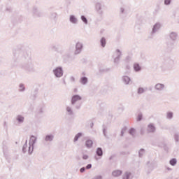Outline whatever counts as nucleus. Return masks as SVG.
I'll list each match as a JSON object with an SVG mask.
<instances>
[{"label":"nucleus","instance_id":"f257e3e1","mask_svg":"<svg viewBox=\"0 0 179 179\" xmlns=\"http://www.w3.org/2000/svg\"><path fill=\"white\" fill-rule=\"evenodd\" d=\"M54 73L57 78H61L62 76L63 73H62V69L61 68H57L54 71Z\"/></svg>","mask_w":179,"mask_h":179},{"label":"nucleus","instance_id":"f03ea898","mask_svg":"<svg viewBox=\"0 0 179 179\" xmlns=\"http://www.w3.org/2000/svg\"><path fill=\"white\" fill-rule=\"evenodd\" d=\"M79 100H82V98L80 96L78 95L73 96L71 99V103L72 104H75V102L79 101Z\"/></svg>","mask_w":179,"mask_h":179},{"label":"nucleus","instance_id":"7ed1b4c3","mask_svg":"<svg viewBox=\"0 0 179 179\" xmlns=\"http://www.w3.org/2000/svg\"><path fill=\"white\" fill-rule=\"evenodd\" d=\"M82 48H83L82 43H78L76 46V54H79V52H80V50H82Z\"/></svg>","mask_w":179,"mask_h":179},{"label":"nucleus","instance_id":"20e7f679","mask_svg":"<svg viewBox=\"0 0 179 179\" xmlns=\"http://www.w3.org/2000/svg\"><path fill=\"white\" fill-rule=\"evenodd\" d=\"M112 174L113 177H118L119 176H121V174H122V172L120 170H116L113 171Z\"/></svg>","mask_w":179,"mask_h":179},{"label":"nucleus","instance_id":"39448f33","mask_svg":"<svg viewBox=\"0 0 179 179\" xmlns=\"http://www.w3.org/2000/svg\"><path fill=\"white\" fill-rule=\"evenodd\" d=\"M36 139L37 138H36V136H31L29 140V145H34V143H36Z\"/></svg>","mask_w":179,"mask_h":179},{"label":"nucleus","instance_id":"423d86ee","mask_svg":"<svg viewBox=\"0 0 179 179\" xmlns=\"http://www.w3.org/2000/svg\"><path fill=\"white\" fill-rule=\"evenodd\" d=\"M85 145L87 148H92V146H93V141L92 140H87Z\"/></svg>","mask_w":179,"mask_h":179},{"label":"nucleus","instance_id":"0eeeda50","mask_svg":"<svg viewBox=\"0 0 179 179\" xmlns=\"http://www.w3.org/2000/svg\"><path fill=\"white\" fill-rule=\"evenodd\" d=\"M155 126H153V124H150L148 125V131L150 132H155Z\"/></svg>","mask_w":179,"mask_h":179},{"label":"nucleus","instance_id":"6e6552de","mask_svg":"<svg viewBox=\"0 0 179 179\" xmlns=\"http://www.w3.org/2000/svg\"><path fill=\"white\" fill-rule=\"evenodd\" d=\"M163 87H164V85H162V84H157L155 86V88L157 90H162V89H163Z\"/></svg>","mask_w":179,"mask_h":179},{"label":"nucleus","instance_id":"1a4fd4ad","mask_svg":"<svg viewBox=\"0 0 179 179\" xmlns=\"http://www.w3.org/2000/svg\"><path fill=\"white\" fill-rule=\"evenodd\" d=\"M134 68L135 71H141V66H139V64H135L134 66Z\"/></svg>","mask_w":179,"mask_h":179},{"label":"nucleus","instance_id":"9d476101","mask_svg":"<svg viewBox=\"0 0 179 179\" xmlns=\"http://www.w3.org/2000/svg\"><path fill=\"white\" fill-rule=\"evenodd\" d=\"M96 155H98V156H101L103 155V150H101V148L97 149Z\"/></svg>","mask_w":179,"mask_h":179},{"label":"nucleus","instance_id":"9b49d317","mask_svg":"<svg viewBox=\"0 0 179 179\" xmlns=\"http://www.w3.org/2000/svg\"><path fill=\"white\" fill-rule=\"evenodd\" d=\"M81 83H83V85H85V83H87V78H86L85 77H83L81 78Z\"/></svg>","mask_w":179,"mask_h":179},{"label":"nucleus","instance_id":"f8f14e48","mask_svg":"<svg viewBox=\"0 0 179 179\" xmlns=\"http://www.w3.org/2000/svg\"><path fill=\"white\" fill-rule=\"evenodd\" d=\"M70 21L72 22V23H76V18L73 16V15H71L70 17Z\"/></svg>","mask_w":179,"mask_h":179},{"label":"nucleus","instance_id":"ddd939ff","mask_svg":"<svg viewBox=\"0 0 179 179\" xmlns=\"http://www.w3.org/2000/svg\"><path fill=\"white\" fill-rule=\"evenodd\" d=\"M129 176H131V173L127 172L126 173H124V175L123 176V179H129Z\"/></svg>","mask_w":179,"mask_h":179},{"label":"nucleus","instance_id":"4468645a","mask_svg":"<svg viewBox=\"0 0 179 179\" xmlns=\"http://www.w3.org/2000/svg\"><path fill=\"white\" fill-rule=\"evenodd\" d=\"M101 43L102 47H106V38H102L101 39Z\"/></svg>","mask_w":179,"mask_h":179},{"label":"nucleus","instance_id":"2eb2a0df","mask_svg":"<svg viewBox=\"0 0 179 179\" xmlns=\"http://www.w3.org/2000/svg\"><path fill=\"white\" fill-rule=\"evenodd\" d=\"M54 136L52 135L46 136L45 141H52Z\"/></svg>","mask_w":179,"mask_h":179},{"label":"nucleus","instance_id":"dca6fc26","mask_svg":"<svg viewBox=\"0 0 179 179\" xmlns=\"http://www.w3.org/2000/svg\"><path fill=\"white\" fill-rule=\"evenodd\" d=\"M177 163V160H176V159H173L170 161V164H171V166H175Z\"/></svg>","mask_w":179,"mask_h":179},{"label":"nucleus","instance_id":"f3484780","mask_svg":"<svg viewBox=\"0 0 179 179\" xmlns=\"http://www.w3.org/2000/svg\"><path fill=\"white\" fill-rule=\"evenodd\" d=\"M80 136H82V134L79 133L78 134L76 137L74 138V141L75 142H76V141H78V139H79V138H80Z\"/></svg>","mask_w":179,"mask_h":179},{"label":"nucleus","instance_id":"a211bd4d","mask_svg":"<svg viewBox=\"0 0 179 179\" xmlns=\"http://www.w3.org/2000/svg\"><path fill=\"white\" fill-rule=\"evenodd\" d=\"M24 120V117L18 116V117H17V120L19 121V122H23Z\"/></svg>","mask_w":179,"mask_h":179},{"label":"nucleus","instance_id":"6ab92c4d","mask_svg":"<svg viewBox=\"0 0 179 179\" xmlns=\"http://www.w3.org/2000/svg\"><path fill=\"white\" fill-rule=\"evenodd\" d=\"M81 19L83 22H84V23H87V20L86 19V17H85V16H82Z\"/></svg>","mask_w":179,"mask_h":179},{"label":"nucleus","instance_id":"aec40b11","mask_svg":"<svg viewBox=\"0 0 179 179\" xmlns=\"http://www.w3.org/2000/svg\"><path fill=\"white\" fill-rule=\"evenodd\" d=\"M144 90H143V88H139L138 90V93L139 94L143 93Z\"/></svg>","mask_w":179,"mask_h":179},{"label":"nucleus","instance_id":"412c9836","mask_svg":"<svg viewBox=\"0 0 179 179\" xmlns=\"http://www.w3.org/2000/svg\"><path fill=\"white\" fill-rule=\"evenodd\" d=\"M129 134L131 135H134L135 134V129H131L130 131H129Z\"/></svg>","mask_w":179,"mask_h":179},{"label":"nucleus","instance_id":"4be33fe9","mask_svg":"<svg viewBox=\"0 0 179 179\" xmlns=\"http://www.w3.org/2000/svg\"><path fill=\"white\" fill-rule=\"evenodd\" d=\"M20 90L21 92L24 90V86L23 85H20Z\"/></svg>","mask_w":179,"mask_h":179},{"label":"nucleus","instance_id":"5701e85b","mask_svg":"<svg viewBox=\"0 0 179 179\" xmlns=\"http://www.w3.org/2000/svg\"><path fill=\"white\" fill-rule=\"evenodd\" d=\"M167 117H168V118H172V117H173V113H169L167 114Z\"/></svg>","mask_w":179,"mask_h":179},{"label":"nucleus","instance_id":"b1692460","mask_svg":"<svg viewBox=\"0 0 179 179\" xmlns=\"http://www.w3.org/2000/svg\"><path fill=\"white\" fill-rule=\"evenodd\" d=\"M142 120V115H138L137 117V121H141Z\"/></svg>","mask_w":179,"mask_h":179},{"label":"nucleus","instance_id":"393cba45","mask_svg":"<svg viewBox=\"0 0 179 179\" xmlns=\"http://www.w3.org/2000/svg\"><path fill=\"white\" fill-rule=\"evenodd\" d=\"M66 110L68 111V113H72V110L71 109L70 107H68V108H66Z\"/></svg>","mask_w":179,"mask_h":179},{"label":"nucleus","instance_id":"a878e982","mask_svg":"<svg viewBox=\"0 0 179 179\" xmlns=\"http://www.w3.org/2000/svg\"><path fill=\"white\" fill-rule=\"evenodd\" d=\"M165 4L166 5L170 4V0H165Z\"/></svg>","mask_w":179,"mask_h":179},{"label":"nucleus","instance_id":"bb28decb","mask_svg":"<svg viewBox=\"0 0 179 179\" xmlns=\"http://www.w3.org/2000/svg\"><path fill=\"white\" fill-rule=\"evenodd\" d=\"M86 169L89 170V169H92V164H88L87 166H86Z\"/></svg>","mask_w":179,"mask_h":179},{"label":"nucleus","instance_id":"cd10ccee","mask_svg":"<svg viewBox=\"0 0 179 179\" xmlns=\"http://www.w3.org/2000/svg\"><path fill=\"white\" fill-rule=\"evenodd\" d=\"M80 173H83L85 171V168H81L80 169Z\"/></svg>","mask_w":179,"mask_h":179},{"label":"nucleus","instance_id":"c85d7f7f","mask_svg":"<svg viewBox=\"0 0 179 179\" xmlns=\"http://www.w3.org/2000/svg\"><path fill=\"white\" fill-rule=\"evenodd\" d=\"M87 155H84L83 157V159H84V160H86V159H87Z\"/></svg>","mask_w":179,"mask_h":179},{"label":"nucleus","instance_id":"c756f323","mask_svg":"<svg viewBox=\"0 0 179 179\" xmlns=\"http://www.w3.org/2000/svg\"><path fill=\"white\" fill-rule=\"evenodd\" d=\"M124 80H129V78L125 77V78H124Z\"/></svg>","mask_w":179,"mask_h":179}]
</instances>
